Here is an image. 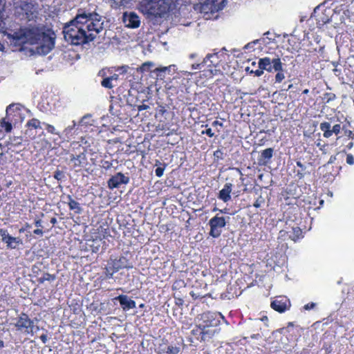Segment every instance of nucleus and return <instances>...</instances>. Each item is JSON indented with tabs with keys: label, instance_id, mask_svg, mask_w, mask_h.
<instances>
[{
	"label": "nucleus",
	"instance_id": "f257e3e1",
	"mask_svg": "<svg viewBox=\"0 0 354 354\" xmlns=\"http://www.w3.org/2000/svg\"><path fill=\"white\" fill-rule=\"evenodd\" d=\"M105 19L95 11L79 9L75 17L64 25V37L73 45L92 41L106 28Z\"/></svg>",
	"mask_w": 354,
	"mask_h": 354
},
{
	"label": "nucleus",
	"instance_id": "f03ea898",
	"mask_svg": "<svg viewBox=\"0 0 354 354\" xmlns=\"http://www.w3.org/2000/svg\"><path fill=\"white\" fill-rule=\"evenodd\" d=\"M15 43L36 45L34 51L39 55H46L55 47V35L54 32L46 33L43 26L30 22L28 27L21 28L14 35Z\"/></svg>",
	"mask_w": 354,
	"mask_h": 354
},
{
	"label": "nucleus",
	"instance_id": "7ed1b4c3",
	"mask_svg": "<svg viewBox=\"0 0 354 354\" xmlns=\"http://www.w3.org/2000/svg\"><path fill=\"white\" fill-rule=\"evenodd\" d=\"M15 15L20 21L26 23H37L41 20L37 4L30 0H21L16 3Z\"/></svg>",
	"mask_w": 354,
	"mask_h": 354
},
{
	"label": "nucleus",
	"instance_id": "20e7f679",
	"mask_svg": "<svg viewBox=\"0 0 354 354\" xmlns=\"http://www.w3.org/2000/svg\"><path fill=\"white\" fill-rule=\"evenodd\" d=\"M259 64L261 68L270 73L277 72L275 75L276 82H281L285 79L283 73V63L281 61L279 55L274 57H265L259 59Z\"/></svg>",
	"mask_w": 354,
	"mask_h": 354
},
{
	"label": "nucleus",
	"instance_id": "39448f33",
	"mask_svg": "<svg viewBox=\"0 0 354 354\" xmlns=\"http://www.w3.org/2000/svg\"><path fill=\"white\" fill-rule=\"evenodd\" d=\"M129 260L124 257L118 258L111 256L104 267V274L106 279H112L113 274L122 268H131Z\"/></svg>",
	"mask_w": 354,
	"mask_h": 354
},
{
	"label": "nucleus",
	"instance_id": "423d86ee",
	"mask_svg": "<svg viewBox=\"0 0 354 354\" xmlns=\"http://www.w3.org/2000/svg\"><path fill=\"white\" fill-rule=\"evenodd\" d=\"M230 219V216H220L218 214L212 218L208 223L210 227L209 234L214 238L219 237L222 233V228L226 225Z\"/></svg>",
	"mask_w": 354,
	"mask_h": 354
},
{
	"label": "nucleus",
	"instance_id": "0eeeda50",
	"mask_svg": "<svg viewBox=\"0 0 354 354\" xmlns=\"http://www.w3.org/2000/svg\"><path fill=\"white\" fill-rule=\"evenodd\" d=\"M149 6L151 14L162 17L169 10L171 0H151Z\"/></svg>",
	"mask_w": 354,
	"mask_h": 354
},
{
	"label": "nucleus",
	"instance_id": "6e6552de",
	"mask_svg": "<svg viewBox=\"0 0 354 354\" xmlns=\"http://www.w3.org/2000/svg\"><path fill=\"white\" fill-rule=\"evenodd\" d=\"M227 0H205L201 4V12L208 13L223 10Z\"/></svg>",
	"mask_w": 354,
	"mask_h": 354
},
{
	"label": "nucleus",
	"instance_id": "1a4fd4ad",
	"mask_svg": "<svg viewBox=\"0 0 354 354\" xmlns=\"http://www.w3.org/2000/svg\"><path fill=\"white\" fill-rule=\"evenodd\" d=\"M0 236L1 241L6 244L8 249H16L18 245L23 244V241L20 237L12 236L6 229H0Z\"/></svg>",
	"mask_w": 354,
	"mask_h": 354
},
{
	"label": "nucleus",
	"instance_id": "9d476101",
	"mask_svg": "<svg viewBox=\"0 0 354 354\" xmlns=\"http://www.w3.org/2000/svg\"><path fill=\"white\" fill-rule=\"evenodd\" d=\"M15 326L18 330L24 331L28 334L32 331L34 324L26 314L22 313Z\"/></svg>",
	"mask_w": 354,
	"mask_h": 354
},
{
	"label": "nucleus",
	"instance_id": "9b49d317",
	"mask_svg": "<svg viewBox=\"0 0 354 354\" xmlns=\"http://www.w3.org/2000/svg\"><path fill=\"white\" fill-rule=\"evenodd\" d=\"M122 21L126 27L136 28L140 26V20L139 16L134 12H125L122 15Z\"/></svg>",
	"mask_w": 354,
	"mask_h": 354
},
{
	"label": "nucleus",
	"instance_id": "f8f14e48",
	"mask_svg": "<svg viewBox=\"0 0 354 354\" xmlns=\"http://www.w3.org/2000/svg\"><path fill=\"white\" fill-rule=\"evenodd\" d=\"M271 307L279 313H283L290 306L289 299L286 297H279L271 302Z\"/></svg>",
	"mask_w": 354,
	"mask_h": 354
},
{
	"label": "nucleus",
	"instance_id": "ddd939ff",
	"mask_svg": "<svg viewBox=\"0 0 354 354\" xmlns=\"http://www.w3.org/2000/svg\"><path fill=\"white\" fill-rule=\"evenodd\" d=\"M129 182V178L125 176L122 173L119 172L113 176L107 182L108 187L113 189L119 187L122 184H127Z\"/></svg>",
	"mask_w": 354,
	"mask_h": 354
},
{
	"label": "nucleus",
	"instance_id": "4468645a",
	"mask_svg": "<svg viewBox=\"0 0 354 354\" xmlns=\"http://www.w3.org/2000/svg\"><path fill=\"white\" fill-rule=\"evenodd\" d=\"M330 123L328 122H324L320 124L319 128L324 132L323 136L324 138H328L333 133L337 135L339 133L342 129L339 124H335L332 129H330Z\"/></svg>",
	"mask_w": 354,
	"mask_h": 354
},
{
	"label": "nucleus",
	"instance_id": "2eb2a0df",
	"mask_svg": "<svg viewBox=\"0 0 354 354\" xmlns=\"http://www.w3.org/2000/svg\"><path fill=\"white\" fill-rule=\"evenodd\" d=\"M114 299L119 301L120 306L124 311H127L136 307L135 301L130 299L126 295H120Z\"/></svg>",
	"mask_w": 354,
	"mask_h": 354
},
{
	"label": "nucleus",
	"instance_id": "dca6fc26",
	"mask_svg": "<svg viewBox=\"0 0 354 354\" xmlns=\"http://www.w3.org/2000/svg\"><path fill=\"white\" fill-rule=\"evenodd\" d=\"M273 152L274 150L272 148H268L265 150H263L259 158H258L259 165L263 166L268 165L273 156Z\"/></svg>",
	"mask_w": 354,
	"mask_h": 354
},
{
	"label": "nucleus",
	"instance_id": "f3484780",
	"mask_svg": "<svg viewBox=\"0 0 354 354\" xmlns=\"http://www.w3.org/2000/svg\"><path fill=\"white\" fill-rule=\"evenodd\" d=\"M232 184L227 183L224 185L223 188L219 192L218 198L226 203L231 200L230 193L232 190Z\"/></svg>",
	"mask_w": 354,
	"mask_h": 354
},
{
	"label": "nucleus",
	"instance_id": "a211bd4d",
	"mask_svg": "<svg viewBox=\"0 0 354 354\" xmlns=\"http://www.w3.org/2000/svg\"><path fill=\"white\" fill-rule=\"evenodd\" d=\"M156 352L158 354H178L180 348L172 345L160 344Z\"/></svg>",
	"mask_w": 354,
	"mask_h": 354
},
{
	"label": "nucleus",
	"instance_id": "6ab92c4d",
	"mask_svg": "<svg viewBox=\"0 0 354 354\" xmlns=\"http://www.w3.org/2000/svg\"><path fill=\"white\" fill-rule=\"evenodd\" d=\"M68 199V205L71 210H73L75 214H81L82 212V208L80 206V204L75 201L71 195H68L66 196Z\"/></svg>",
	"mask_w": 354,
	"mask_h": 354
},
{
	"label": "nucleus",
	"instance_id": "aec40b11",
	"mask_svg": "<svg viewBox=\"0 0 354 354\" xmlns=\"http://www.w3.org/2000/svg\"><path fill=\"white\" fill-rule=\"evenodd\" d=\"M154 63L152 62H146L143 63L139 68H137V71L140 73L145 72H151V68L154 66Z\"/></svg>",
	"mask_w": 354,
	"mask_h": 354
},
{
	"label": "nucleus",
	"instance_id": "412c9836",
	"mask_svg": "<svg viewBox=\"0 0 354 354\" xmlns=\"http://www.w3.org/2000/svg\"><path fill=\"white\" fill-rule=\"evenodd\" d=\"M82 160H86V156L84 153H82L77 156H73L71 161H74V167H80L82 164Z\"/></svg>",
	"mask_w": 354,
	"mask_h": 354
},
{
	"label": "nucleus",
	"instance_id": "4be33fe9",
	"mask_svg": "<svg viewBox=\"0 0 354 354\" xmlns=\"http://www.w3.org/2000/svg\"><path fill=\"white\" fill-rule=\"evenodd\" d=\"M80 123L81 125L84 126L93 125L94 123V120L92 119V115L90 113L84 115L82 118Z\"/></svg>",
	"mask_w": 354,
	"mask_h": 354
},
{
	"label": "nucleus",
	"instance_id": "5701e85b",
	"mask_svg": "<svg viewBox=\"0 0 354 354\" xmlns=\"http://www.w3.org/2000/svg\"><path fill=\"white\" fill-rule=\"evenodd\" d=\"M40 121L36 118H32L31 120H30L29 121H28V122L26 123V127H29V128H33L35 129H41V126H40Z\"/></svg>",
	"mask_w": 354,
	"mask_h": 354
},
{
	"label": "nucleus",
	"instance_id": "b1692460",
	"mask_svg": "<svg viewBox=\"0 0 354 354\" xmlns=\"http://www.w3.org/2000/svg\"><path fill=\"white\" fill-rule=\"evenodd\" d=\"M55 279V276L49 273H45L42 277L37 279L39 283H43L46 281H53Z\"/></svg>",
	"mask_w": 354,
	"mask_h": 354
},
{
	"label": "nucleus",
	"instance_id": "393cba45",
	"mask_svg": "<svg viewBox=\"0 0 354 354\" xmlns=\"http://www.w3.org/2000/svg\"><path fill=\"white\" fill-rule=\"evenodd\" d=\"M111 82V80L109 77H104L101 82V85L104 88L110 89L114 87Z\"/></svg>",
	"mask_w": 354,
	"mask_h": 354
},
{
	"label": "nucleus",
	"instance_id": "a878e982",
	"mask_svg": "<svg viewBox=\"0 0 354 354\" xmlns=\"http://www.w3.org/2000/svg\"><path fill=\"white\" fill-rule=\"evenodd\" d=\"M53 177L57 180L58 181H62L65 179L66 176L64 173L62 171H60L59 169H57L54 172Z\"/></svg>",
	"mask_w": 354,
	"mask_h": 354
},
{
	"label": "nucleus",
	"instance_id": "bb28decb",
	"mask_svg": "<svg viewBox=\"0 0 354 354\" xmlns=\"http://www.w3.org/2000/svg\"><path fill=\"white\" fill-rule=\"evenodd\" d=\"M258 65H259V68L256 71H253V70L250 71L249 67H247L245 70H246V71H249L250 73H251V74L252 73L254 74L255 76H257V77H260L263 74V70H265V68H261L259 64H258Z\"/></svg>",
	"mask_w": 354,
	"mask_h": 354
},
{
	"label": "nucleus",
	"instance_id": "cd10ccee",
	"mask_svg": "<svg viewBox=\"0 0 354 354\" xmlns=\"http://www.w3.org/2000/svg\"><path fill=\"white\" fill-rule=\"evenodd\" d=\"M1 127H4L5 128V131L7 132V133H9L11 131L12 129V124L10 122H6L5 120V119H3L1 121Z\"/></svg>",
	"mask_w": 354,
	"mask_h": 354
},
{
	"label": "nucleus",
	"instance_id": "c85d7f7f",
	"mask_svg": "<svg viewBox=\"0 0 354 354\" xmlns=\"http://www.w3.org/2000/svg\"><path fill=\"white\" fill-rule=\"evenodd\" d=\"M10 144L14 147H18L21 145L22 139L21 137H13L12 138H10Z\"/></svg>",
	"mask_w": 354,
	"mask_h": 354
},
{
	"label": "nucleus",
	"instance_id": "c756f323",
	"mask_svg": "<svg viewBox=\"0 0 354 354\" xmlns=\"http://www.w3.org/2000/svg\"><path fill=\"white\" fill-rule=\"evenodd\" d=\"M336 98V95L332 93H326L324 94L323 99L326 101V103H329L330 102L334 100Z\"/></svg>",
	"mask_w": 354,
	"mask_h": 354
},
{
	"label": "nucleus",
	"instance_id": "7c9ffc66",
	"mask_svg": "<svg viewBox=\"0 0 354 354\" xmlns=\"http://www.w3.org/2000/svg\"><path fill=\"white\" fill-rule=\"evenodd\" d=\"M172 66H165V67H160V68H156V69H154L153 71V72H155V73H159V74H158V75L159 76H161V74L160 73H165L166 71H170V69L171 68Z\"/></svg>",
	"mask_w": 354,
	"mask_h": 354
},
{
	"label": "nucleus",
	"instance_id": "2f4dec72",
	"mask_svg": "<svg viewBox=\"0 0 354 354\" xmlns=\"http://www.w3.org/2000/svg\"><path fill=\"white\" fill-rule=\"evenodd\" d=\"M165 167H166V164H163V167H158L156 170H155V174L156 175L158 176V177H162L163 174H164V171L165 169Z\"/></svg>",
	"mask_w": 354,
	"mask_h": 354
},
{
	"label": "nucleus",
	"instance_id": "473e14b6",
	"mask_svg": "<svg viewBox=\"0 0 354 354\" xmlns=\"http://www.w3.org/2000/svg\"><path fill=\"white\" fill-rule=\"evenodd\" d=\"M44 124L46 125V130L50 133L55 134V135H59V132H57L56 131L55 128L53 125L49 124H46V123H44Z\"/></svg>",
	"mask_w": 354,
	"mask_h": 354
},
{
	"label": "nucleus",
	"instance_id": "72a5a7b5",
	"mask_svg": "<svg viewBox=\"0 0 354 354\" xmlns=\"http://www.w3.org/2000/svg\"><path fill=\"white\" fill-rule=\"evenodd\" d=\"M113 166V164L111 162L102 160H101V167L105 169H109Z\"/></svg>",
	"mask_w": 354,
	"mask_h": 354
},
{
	"label": "nucleus",
	"instance_id": "f704fd0d",
	"mask_svg": "<svg viewBox=\"0 0 354 354\" xmlns=\"http://www.w3.org/2000/svg\"><path fill=\"white\" fill-rule=\"evenodd\" d=\"M215 57H216V53L207 54L201 64H202V66L205 65V64H207V62L209 61V59L211 58H215Z\"/></svg>",
	"mask_w": 354,
	"mask_h": 354
},
{
	"label": "nucleus",
	"instance_id": "c9c22d12",
	"mask_svg": "<svg viewBox=\"0 0 354 354\" xmlns=\"http://www.w3.org/2000/svg\"><path fill=\"white\" fill-rule=\"evenodd\" d=\"M129 69V66L123 65L122 66L118 67L116 71L120 72V74H124V73H128Z\"/></svg>",
	"mask_w": 354,
	"mask_h": 354
},
{
	"label": "nucleus",
	"instance_id": "e433bc0d",
	"mask_svg": "<svg viewBox=\"0 0 354 354\" xmlns=\"http://www.w3.org/2000/svg\"><path fill=\"white\" fill-rule=\"evenodd\" d=\"M292 231L294 234V237L292 238V240H295L296 238H299L301 234V230L299 227H293Z\"/></svg>",
	"mask_w": 354,
	"mask_h": 354
},
{
	"label": "nucleus",
	"instance_id": "4c0bfd02",
	"mask_svg": "<svg viewBox=\"0 0 354 354\" xmlns=\"http://www.w3.org/2000/svg\"><path fill=\"white\" fill-rule=\"evenodd\" d=\"M214 156L217 160H223V153L221 149H217L214 152Z\"/></svg>",
	"mask_w": 354,
	"mask_h": 354
},
{
	"label": "nucleus",
	"instance_id": "58836bf2",
	"mask_svg": "<svg viewBox=\"0 0 354 354\" xmlns=\"http://www.w3.org/2000/svg\"><path fill=\"white\" fill-rule=\"evenodd\" d=\"M261 40H263L264 41V39L262 38L261 39H255L253 41L250 42V43H248V44H246L245 46H244V49H250V48H253V46H254V44H257L259 41H260Z\"/></svg>",
	"mask_w": 354,
	"mask_h": 354
},
{
	"label": "nucleus",
	"instance_id": "ea45409f",
	"mask_svg": "<svg viewBox=\"0 0 354 354\" xmlns=\"http://www.w3.org/2000/svg\"><path fill=\"white\" fill-rule=\"evenodd\" d=\"M264 202V199L260 196L259 197L254 203V207L258 208L260 207L261 204Z\"/></svg>",
	"mask_w": 354,
	"mask_h": 354
},
{
	"label": "nucleus",
	"instance_id": "a19ab883",
	"mask_svg": "<svg viewBox=\"0 0 354 354\" xmlns=\"http://www.w3.org/2000/svg\"><path fill=\"white\" fill-rule=\"evenodd\" d=\"M346 162L348 165H353L354 164V157L352 154H348L346 156Z\"/></svg>",
	"mask_w": 354,
	"mask_h": 354
},
{
	"label": "nucleus",
	"instance_id": "79ce46f5",
	"mask_svg": "<svg viewBox=\"0 0 354 354\" xmlns=\"http://www.w3.org/2000/svg\"><path fill=\"white\" fill-rule=\"evenodd\" d=\"M316 306V304L314 303V302H311V303H309V304H306L304 306V308L306 310H311L313 309V308H315Z\"/></svg>",
	"mask_w": 354,
	"mask_h": 354
},
{
	"label": "nucleus",
	"instance_id": "37998d69",
	"mask_svg": "<svg viewBox=\"0 0 354 354\" xmlns=\"http://www.w3.org/2000/svg\"><path fill=\"white\" fill-rule=\"evenodd\" d=\"M202 133L203 134L205 133L210 138H212L214 136V133L212 132V131L210 128L206 129L205 131H203Z\"/></svg>",
	"mask_w": 354,
	"mask_h": 354
},
{
	"label": "nucleus",
	"instance_id": "c03bdc74",
	"mask_svg": "<svg viewBox=\"0 0 354 354\" xmlns=\"http://www.w3.org/2000/svg\"><path fill=\"white\" fill-rule=\"evenodd\" d=\"M149 108L148 105L146 104H142L138 106V110L139 111H143V110H147Z\"/></svg>",
	"mask_w": 354,
	"mask_h": 354
},
{
	"label": "nucleus",
	"instance_id": "a18cd8bd",
	"mask_svg": "<svg viewBox=\"0 0 354 354\" xmlns=\"http://www.w3.org/2000/svg\"><path fill=\"white\" fill-rule=\"evenodd\" d=\"M201 66H202V64H201V63L194 64L192 65V69H193V70L201 69Z\"/></svg>",
	"mask_w": 354,
	"mask_h": 354
},
{
	"label": "nucleus",
	"instance_id": "49530a36",
	"mask_svg": "<svg viewBox=\"0 0 354 354\" xmlns=\"http://www.w3.org/2000/svg\"><path fill=\"white\" fill-rule=\"evenodd\" d=\"M106 71H105V70H104V69H102V70H100V71L98 72V76H100V77H103V79H104V77H106Z\"/></svg>",
	"mask_w": 354,
	"mask_h": 354
},
{
	"label": "nucleus",
	"instance_id": "de8ad7c7",
	"mask_svg": "<svg viewBox=\"0 0 354 354\" xmlns=\"http://www.w3.org/2000/svg\"><path fill=\"white\" fill-rule=\"evenodd\" d=\"M297 165L299 168H301V171H304L306 169V167L304 164L301 163V161H297Z\"/></svg>",
	"mask_w": 354,
	"mask_h": 354
},
{
	"label": "nucleus",
	"instance_id": "09e8293b",
	"mask_svg": "<svg viewBox=\"0 0 354 354\" xmlns=\"http://www.w3.org/2000/svg\"><path fill=\"white\" fill-rule=\"evenodd\" d=\"M33 233L37 235L42 236L44 232L41 229H36L33 231Z\"/></svg>",
	"mask_w": 354,
	"mask_h": 354
},
{
	"label": "nucleus",
	"instance_id": "8fccbe9b",
	"mask_svg": "<svg viewBox=\"0 0 354 354\" xmlns=\"http://www.w3.org/2000/svg\"><path fill=\"white\" fill-rule=\"evenodd\" d=\"M336 160V156H331L329 160L328 161V165H330V164H333Z\"/></svg>",
	"mask_w": 354,
	"mask_h": 354
},
{
	"label": "nucleus",
	"instance_id": "3c124183",
	"mask_svg": "<svg viewBox=\"0 0 354 354\" xmlns=\"http://www.w3.org/2000/svg\"><path fill=\"white\" fill-rule=\"evenodd\" d=\"M41 223H42V221L40 219L36 220L35 222V225L37 227H42Z\"/></svg>",
	"mask_w": 354,
	"mask_h": 354
},
{
	"label": "nucleus",
	"instance_id": "603ef678",
	"mask_svg": "<svg viewBox=\"0 0 354 354\" xmlns=\"http://www.w3.org/2000/svg\"><path fill=\"white\" fill-rule=\"evenodd\" d=\"M109 77L111 80V81L118 80L119 78V75L114 73L113 75H111V77Z\"/></svg>",
	"mask_w": 354,
	"mask_h": 354
},
{
	"label": "nucleus",
	"instance_id": "864d4df0",
	"mask_svg": "<svg viewBox=\"0 0 354 354\" xmlns=\"http://www.w3.org/2000/svg\"><path fill=\"white\" fill-rule=\"evenodd\" d=\"M212 126L214 127H216V126H220V127H223V123L218 121V120H215L212 122Z\"/></svg>",
	"mask_w": 354,
	"mask_h": 354
},
{
	"label": "nucleus",
	"instance_id": "5fc2aeb1",
	"mask_svg": "<svg viewBox=\"0 0 354 354\" xmlns=\"http://www.w3.org/2000/svg\"><path fill=\"white\" fill-rule=\"evenodd\" d=\"M40 339L42 341L43 343H46L47 342V335H41L40 337Z\"/></svg>",
	"mask_w": 354,
	"mask_h": 354
},
{
	"label": "nucleus",
	"instance_id": "6e6d98bb",
	"mask_svg": "<svg viewBox=\"0 0 354 354\" xmlns=\"http://www.w3.org/2000/svg\"><path fill=\"white\" fill-rule=\"evenodd\" d=\"M250 337H251L252 339H258L261 338V335L259 333L253 334Z\"/></svg>",
	"mask_w": 354,
	"mask_h": 354
},
{
	"label": "nucleus",
	"instance_id": "4d7b16f0",
	"mask_svg": "<svg viewBox=\"0 0 354 354\" xmlns=\"http://www.w3.org/2000/svg\"><path fill=\"white\" fill-rule=\"evenodd\" d=\"M73 126H68L67 128H66L65 131L68 132L70 131L75 126V122L73 121Z\"/></svg>",
	"mask_w": 354,
	"mask_h": 354
},
{
	"label": "nucleus",
	"instance_id": "13d9d810",
	"mask_svg": "<svg viewBox=\"0 0 354 354\" xmlns=\"http://www.w3.org/2000/svg\"><path fill=\"white\" fill-rule=\"evenodd\" d=\"M217 59H218V57L216 56V57H215V58H211L209 59V62H210L211 64L214 65V63L217 62Z\"/></svg>",
	"mask_w": 354,
	"mask_h": 354
},
{
	"label": "nucleus",
	"instance_id": "bf43d9fd",
	"mask_svg": "<svg viewBox=\"0 0 354 354\" xmlns=\"http://www.w3.org/2000/svg\"><path fill=\"white\" fill-rule=\"evenodd\" d=\"M15 106V104H10L6 109V113H8Z\"/></svg>",
	"mask_w": 354,
	"mask_h": 354
},
{
	"label": "nucleus",
	"instance_id": "052dcab7",
	"mask_svg": "<svg viewBox=\"0 0 354 354\" xmlns=\"http://www.w3.org/2000/svg\"><path fill=\"white\" fill-rule=\"evenodd\" d=\"M50 223L53 224V225H55L56 223H57V218L55 217H53L51 218L50 219Z\"/></svg>",
	"mask_w": 354,
	"mask_h": 354
},
{
	"label": "nucleus",
	"instance_id": "680f3d73",
	"mask_svg": "<svg viewBox=\"0 0 354 354\" xmlns=\"http://www.w3.org/2000/svg\"><path fill=\"white\" fill-rule=\"evenodd\" d=\"M345 133H346V136H348L349 137L352 136V135H353L352 131H350V130L349 131H346Z\"/></svg>",
	"mask_w": 354,
	"mask_h": 354
},
{
	"label": "nucleus",
	"instance_id": "e2e57ef3",
	"mask_svg": "<svg viewBox=\"0 0 354 354\" xmlns=\"http://www.w3.org/2000/svg\"><path fill=\"white\" fill-rule=\"evenodd\" d=\"M197 56V54L196 53H192L189 55V58L190 59H194Z\"/></svg>",
	"mask_w": 354,
	"mask_h": 354
},
{
	"label": "nucleus",
	"instance_id": "0e129e2a",
	"mask_svg": "<svg viewBox=\"0 0 354 354\" xmlns=\"http://www.w3.org/2000/svg\"><path fill=\"white\" fill-rule=\"evenodd\" d=\"M183 299H178V301L176 302V304H178V305H182V304H183Z\"/></svg>",
	"mask_w": 354,
	"mask_h": 354
},
{
	"label": "nucleus",
	"instance_id": "69168bd1",
	"mask_svg": "<svg viewBox=\"0 0 354 354\" xmlns=\"http://www.w3.org/2000/svg\"><path fill=\"white\" fill-rule=\"evenodd\" d=\"M25 133H26V135H28V136H31V135H32V133H31V129H28V130H26V132H25Z\"/></svg>",
	"mask_w": 354,
	"mask_h": 354
},
{
	"label": "nucleus",
	"instance_id": "338daca9",
	"mask_svg": "<svg viewBox=\"0 0 354 354\" xmlns=\"http://www.w3.org/2000/svg\"><path fill=\"white\" fill-rule=\"evenodd\" d=\"M218 71H219V70H216V69H215L214 71H213V70L210 71V72L212 75H216Z\"/></svg>",
	"mask_w": 354,
	"mask_h": 354
},
{
	"label": "nucleus",
	"instance_id": "774afa93",
	"mask_svg": "<svg viewBox=\"0 0 354 354\" xmlns=\"http://www.w3.org/2000/svg\"><path fill=\"white\" fill-rule=\"evenodd\" d=\"M261 321L263 322H267L268 320V317L267 316H263L261 319Z\"/></svg>",
	"mask_w": 354,
	"mask_h": 354
}]
</instances>
